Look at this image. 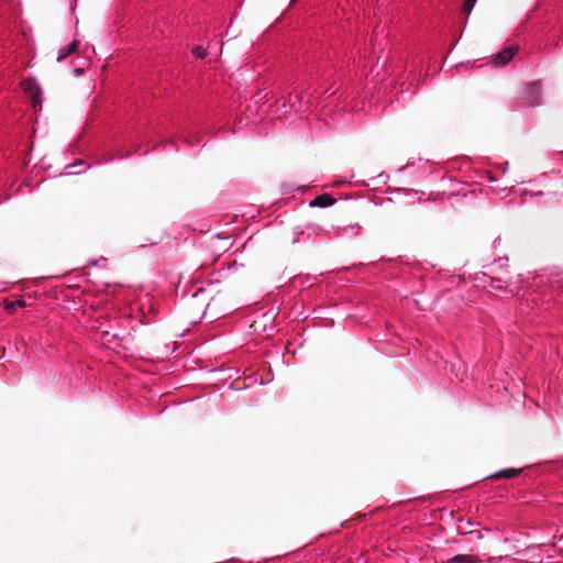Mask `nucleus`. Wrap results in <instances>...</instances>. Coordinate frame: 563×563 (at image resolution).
<instances>
[{"label":"nucleus","instance_id":"9d476101","mask_svg":"<svg viewBox=\"0 0 563 563\" xmlns=\"http://www.w3.org/2000/svg\"><path fill=\"white\" fill-rule=\"evenodd\" d=\"M75 74L77 76L81 75L82 74V69H80V68L75 69Z\"/></svg>","mask_w":563,"mask_h":563},{"label":"nucleus","instance_id":"0eeeda50","mask_svg":"<svg viewBox=\"0 0 563 563\" xmlns=\"http://www.w3.org/2000/svg\"><path fill=\"white\" fill-rule=\"evenodd\" d=\"M192 54L197 58H203L207 55V51L202 46H196L192 48Z\"/></svg>","mask_w":563,"mask_h":563},{"label":"nucleus","instance_id":"9b49d317","mask_svg":"<svg viewBox=\"0 0 563 563\" xmlns=\"http://www.w3.org/2000/svg\"><path fill=\"white\" fill-rule=\"evenodd\" d=\"M14 305H16L19 307H24V301L19 300Z\"/></svg>","mask_w":563,"mask_h":563},{"label":"nucleus","instance_id":"39448f33","mask_svg":"<svg viewBox=\"0 0 563 563\" xmlns=\"http://www.w3.org/2000/svg\"><path fill=\"white\" fill-rule=\"evenodd\" d=\"M334 202V199L329 195H321L318 196L316 199H313L310 202V206L312 207H330Z\"/></svg>","mask_w":563,"mask_h":563},{"label":"nucleus","instance_id":"7ed1b4c3","mask_svg":"<svg viewBox=\"0 0 563 563\" xmlns=\"http://www.w3.org/2000/svg\"><path fill=\"white\" fill-rule=\"evenodd\" d=\"M78 45H79V41L75 40L69 45H67L66 47L60 48L58 51V55L56 57V60L57 62L64 60L67 56H69L70 54H73V53H75L77 51Z\"/></svg>","mask_w":563,"mask_h":563},{"label":"nucleus","instance_id":"f03ea898","mask_svg":"<svg viewBox=\"0 0 563 563\" xmlns=\"http://www.w3.org/2000/svg\"><path fill=\"white\" fill-rule=\"evenodd\" d=\"M516 51H517V48H515V47H508V48L499 52L494 58V64L497 66H503V65L508 64L515 56Z\"/></svg>","mask_w":563,"mask_h":563},{"label":"nucleus","instance_id":"6e6552de","mask_svg":"<svg viewBox=\"0 0 563 563\" xmlns=\"http://www.w3.org/2000/svg\"><path fill=\"white\" fill-rule=\"evenodd\" d=\"M476 0H465L463 3V11L468 15L475 4Z\"/></svg>","mask_w":563,"mask_h":563},{"label":"nucleus","instance_id":"f257e3e1","mask_svg":"<svg viewBox=\"0 0 563 563\" xmlns=\"http://www.w3.org/2000/svg\"><path fill=\"white\" fill-rule=\"evenodd\" d=\"M23 89L31 97L33 107L41 108L42 104V90L34 79H27L23 82Z\"/></svg>","mask_w":563,"mask_h":563},{"label":"nucleus","instance_id":"1a4fd4ad","mask_svg":"<svg viewBox=\"0 0 563 563\" xmlns=\"http://www.w3.org/2000/svg\"><path fill=\"white\" fill-rule=\"evenodd\" d=\"M519 473L518 470H515V468H510V470H505L503 471L500 474L505 477H514L516 476L517 474Z\"/></svg>","mask_w":563,"mask_h":563},{"label":"nucleus","instance_id":"423d86ee","mask_svg":"<svg viewBox=\"0 0 563 563\" xmlns=\"http://www.w3.org/2000/svg\"><path fill=\"white\" fill-rule=\"evenodd\" d=\"M453 563H475L476 560L472 555H457L452 559Z\"/></svg>","mask_w":563,"mask_h":563},{"label":"nucleus","instance_id":"20e7f679","mask_svg":"<svg viewBox=\"0 0 563 563\" xmlns=\"http://www.w3.org/2000/svg\"><path fill=\"white\" fill-rule=\"evenodd\" d=\"M527 92L531 97V100L529 101L530 106L539 104V95L541 92L540 84L533 82V84L529 85Z\"/></svg>","mask_w":563,"mask_h":563}]
</instances>
